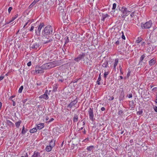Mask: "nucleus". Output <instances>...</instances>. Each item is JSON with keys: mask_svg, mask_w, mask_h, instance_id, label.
Here are the masks:
<instances>
[{"mask_svg": "<svg viewBox=\"0 0 157 157\" xmlns=\"http://www.w3.org/2000/svg\"><path fill=\"white\" fill-rule=\"evenodd\" d=\"M52 28L51 25H48L46 26L42 31V34L43 37L44 38H46V36H49V35L52 34Z\"/></svg>", "mask_w": 157, "mask_h": 157, "instance_id": "7ed1b4c3", "label": "nucleus"}, {"mask_svg": "<svg viewBox=\"0 0 157 157\" xmlns=\"http://www.w3.org/2000/svg\"><path fill=\"white\" fill-rule=\"evenodd\" d=\"M77 98H76V99L71 101L67 106V108L68 110H71L72 107L75 105L78 102L77 100Z\"/></svg>", "mask_w": 157, "mask_h": 157, "instance_id": "423d86ee", "label": "nucleus"}, {"mask_svg": "<svg viewBox=\"0 0 157 157\" xmlns=\"http://www.w3.org/2000/svg\"><path fill=\"white\" fill-rule=\"evenodd\" d=\"M21 120H19L17 122H16L15 123L16 127L17 128H18L19 127L20 125L21 124Z\"/></svg>", "mask_w": 157, "mask_h": 157, "instance_id": "a878e982", "label": "nucleus"}, {"mask_svg": "<svg viewBox=\"0 0 157 157\" xmlns=\"http://www.w3.org/2000/svg\"><path fill=\"white\" fill-rule=\"evenodd\" d=\"M123 113V111L121 110L118 111V114L119 115L121 116Z\"/></svg>", "mask_w": 157, "mask_h": 157, "instance_id": "4c0bfd02", "label": "nucleus"}, {"mask_svg": "<svg viewBox=\"0 0 157 157\" xmlns=\"http://www.w3.org/2000/svg\"><path fill=\"white\" fill-rule=\"evenodd\" d=\"M31 157H41L40 153L36 151H35Z\"/></svg>", "mask_w": 157, "mask_h": 157, "instance_id": "2eb2a0df", "label": "nucleus"}, {"mask_svg": "<svg viewBox=\"0 0 157 157\" xmlns=\"http://www.w3.org/2000/svg\"><path fill=\"white\" fill-rule=\"evenodd\" d=\"M12 9V7H10L8 9V12L9 13H10Z\"/></svg>", "mask_w": 157, "mask_h": 157, "instance_id": "de8ad7c7", "label": "nucleus"}, {"mask_svg": "<svg viewBox=\"0 0 157 157\" xmlns=\"http://www.w3.org/2000/svg\"><path fill=\"white\" fill-rule=\"evenodd\" d=\"M5 122L9 127H13L14 126V124L9 120L6 119Z\"/></svg>", "mask_w": 157, "mask_h": 157, "instance_id": "ddd939ff", "label": "nucleus"}, {"mask_svg": "<svg viewBox=\"0 0 157 157\" xmlns=\"http://www.w3.org/2000/svg\"><path fill=\"white\" fill-rule=\"evenodd\" d=\"M37 131V129L36 128H34L30 130L29 132L30 133H33L35 132H36Z\"/></svg>", "mask_w": 157, "mask_h": 157, "instance_id": "bb28decb", "label": "nucleus"}, {"mask_svg": "<svg viewBox=\"0 0 157 157\" xmlns=\"http://www.w3.org/2000/svg\"><path fill=\"white\" fill-rule=\"evenodd\" d=\"M40 43H35L30 46V48L34 50H36L40 46Z\"/></svg>", "mask_w": 157, "mask_h": 157, "instance_id": "9b49d317", "label": "nucleus"}, {"mask_svg": "<svg viewBox=\"0 0 157 157\" xmlns=\"http://www.w3.org/2000/svg\"><path fill=\"white\" fill-rule=\"evenodd\" d=\"M121 38H120L119 39H118V40L116 42L115 44L117 45H119L120 44V41L119 40H120Z\"/></svg>", "mask_w": 157, "mask_h": 157, "instance_id": "37998d69", "label": "nucleus"}, {"mask_svg": "<svg viewBox=\"0 0 157 157\" xmlns=\"http://www.w3.org/2000/svg\"><path fill=\"white\" fill-rule=\"evenodd\" d=\"M28 131L27 129H25V126H24L22 128V131H21V134L23 135H24Z\"/></svg>", "mask_w": 157, "mask_h": 157, "instance_id": "393cba45", "label": "nucleus"}, {"mask_svg": "<svg viewBox=\"0 0 157 157\" xmlns=\"http://www.w3.org/2000/svg\"><path fill=\"white\" fill-rule=\"evenodd\" d=\"M114 98L113 97H111L109 99V100L111 101L113 100Z\"/></svg>", "mask_w": 157, "mask_h": 157, "instance_id": "0e129e2a", "label": "nucleus"}, {"mask_svg": "<svg viewBox=\"0 0 157 157\" xmlns=\"http://www.w3.org/2000/svg\"><path fill=\"white\" fill-rule=\"evenodd\" d=\"M11 101L13 102V106H15L16 105L15 102L14 101H13V100H12Z\"/></svg>", "mask_w": 157, "mask_h": 157, "instance_id": "052dcab7", "label": "nucleus"}, {"mask_svg": "<svg viewBox=\"0 0 157 157\" xmlns=\"http://www.w3.org/2000/svg\"><path fill=\"white\" fill-rule=\"evenodd\" d=\"M117 5L115 3H114L113 4V7L112 8V9L113 10H115L116 7Z\"/></svg>", "mask_w": 157, "mask_h": 157, "instance_id": "a19ab883", "label": "nucleus"}, {"mask_svg": "<svg viewBox=\"0 0 157 157\" xmlns=\"http://www.w3.org/2000/svg\"><path fill=\"white\" fill-rule=\"evenodd\" d=\"M36 85L37 86H40L41 85V83L40 82H37L36 83Z\"/></svg>", "mask_w": 157, "mask_h": 157, "instance_id": "4d7b16f0", "label": "nucleus"}, {"mask_svg": "<svg viewBox=\"0 0 157 157\" xmlns=\"http://www.w3.org/2000/svg\"><path fill=\"white\" fill-rule=\"evenodd\" d=\"M15 97V95H13L11 96L9 98V100H10L11 101H12V100H13V98H14Z\"/></svg>", "mask_w": 157, "mask_h": 157, "instance_id": "a18cd8bd", "label": "nucleus"}, {"mask_svg": "<svg viewBox=\"0 0 157 157\" xmlns=\"http://www.w3.org/2000/svg\"><path fill=\"white\" fill-rule=\"evenodd\" d=\"M102 18H101V21L104 22L105 20V18L107 17H109V15L108 14H101Z\"/></svg>", "mask_w": 157, "mask_h": 157, "instance_id": "dca6fc26", "label": "nucleus"}, {"mask_svg": "<svg viewBox=\"0 0 157 157\" xmlns=\"http://www.w3.org/2000/svg\"><path fill=\"white\" fill-rule=\"evenodd\" d=\"M27 98L24 99V100H23L22 101L23 103L24 104L25 103V102L27 101Z\"/></svg>", "mask_w": 157, "mask_h": 157, "instance_id": "69168bd1", "label": "nucleus"}, {"mask_svg": "<svg viewBox=\"0 0 157 157\" xmlns=\"http://www.w3.org/2000/svg\"><path fill=\"white\" fill-rule=\"evenodd\" d=\"M23 89V86H21L20 87L19 90H18V93H21L22 92V90Z\"/></svg>", "mask_w": 157, "mask_h": 157, "instance_id": "f704fd0d", "label": "nucleus"}, {"mask_svg": "<svg viewBox=\"0 0 157 157\" xmlns=\"http://www.w3.org/2000/svg\"><path fill=\"white\" fill-rule=\"evenodd\" d=\"M4 78V76H0V81L2 80Z\"/></svg>", "mask_w": 157, "mask_h": 157, "instance_id": "e2e57ef3", "label": "nucleus"}, {"mask_svg": "<svg viewBox=\"0 0 157 157\" xmlns=\"http://www.w3.org/2000/svg\"><path fill=\"white\" fill-rule=\"evenodd\" d=\"M109 71L105 72L104 74V77L106 78L107 75L109 74Z\"/></svg>", "mask_w": 157, "mask_h": 157, "instance_id": "58836bf2", "label": "nucleus"}, {"mask_svg": "<svg viewBox=\"0 0 157 157\" xmlns=\"http://www.w3.org/2000/svg\"><path fill=\"white\" fill-rule=\"evenodd\" d=\"M44 70L42 67V66H36L35 67V71L38 74H41L43 73L44 72Z\"/></svg>", "mask_w": 157, "mask_h": 157, "instance_id": "6e6552de", "label": "nucleus"}, {"mask_svg": "<svg viewBox=\"0 0 157 157\" xmlns=\"http://www.w3.org/2000/svg\"><path fill=\"white\" fill-rule=\"evenodd\" d=\"M135 11L132 12L130 14V16L131 17L133 18L135 17Z\"/></svg>", "mask_w": 157, "mask_h": 157, "instance_id": "c9c22d12", "label": "nucleus"}, {"mask_svg": "<svg viewBox=\"0 0 157 157\" xmlns=\"http://www.w3.org/2000/svg\"><path fill=\"white\" fill-rule=\"evenodd\" d=\"M89 141V138L87 137L82 142L86 143L88 142Z\"/></svg>", "mask_w": 157, "mask_h": 157, "instance_id": "e433bc0d", "label": "nucleus"}, {"mask_svg": "<svg viewBox=\"0 0 157 157\" xmlns=\"http://www.w3.org/2000/svg\"><path fill=\"white\" fill-rule=\"evenodd\" d=\"M32 22H33L32 21H31L30 20H28L27 22H28V23L29 24L28 26H29L30 25V24Z\"/></svg>", "mask_w": 157, "mask_h": 157, "instance_id": "3c124183", "label": "nucleus"}, {"mask_svg": "<svg viewBox=\"0 0 157 157\" xmlns=\"http://www.w3.org/2000/svg\"><path fill=\"white\" fill-rule=\"evenodd\" d=\"M145 57V54H143L141 56L139 60V64H140V63H143V64H145L143 62V60Z\"/></svg>", "mask_w": 157, "mask_h": 157, "instance_id": "a211bd4d", "label": "nucleus"}, {"mask_svg": "<svg viewBox=\"0 0 157 157\" xmlns=\"http://www.w3.org/2000/svg\"><path fill=\"white\" fill-rule=\"evenodd\" d=\"M130 73H131V72L130 71H128V72L127 75V77L128 78L129 77V76H130Z\"/></svg>", "mask_w": 157, "mask_h": 157, "instance_id": "8fccbe9b", "label": "nucleus"}, {"mask_svg": "<svg viewBox=\"0 0 157 157\" xmlns=\"http://www.w3.org/2000/svg\"><path fill=\"white\" fill-rule=\"evenodd\" d=\"M58 86L57 84H55L53 86V91L54 92H56L57 91Z\"/></svg>", "mask_w": 157, "mask_h": 157, "instance_id": "5701e85b", "label": "nucleus"}, {"mask_svg": "<svg viewBox=\"0 0 157 157\" xmlns=\"http://www.w3.org/2000/svg\"><path fill=\"white\" fill-rule=\"evenodd\" d=\"M152 22L150 20L146 22L145 23H141V27L143 29H148L150 28L151 26Z\"/></svg>", "mask_w": 157, "mask_h": 157, "instance_id": "20e7f679", "label": "nucleus"}, {"mask_svg": "<svg viewBox=\"0 0 157 157\" xmlns=\"http://www.w3.org/2000/svg\"><path fill=\"white\" fill-rule=\"evenodd\" d=\"M154 101L156 104H157V93L156 94L155 99V100Z\"/></svg>", "mask_w": 157, "mask_h": 157, "instance_id": "603ef678", "label": "nucleus"}, {"mask_svg": "<svg viewBox=\"0 0 157 157\" xmlns=\"http://www.w3.org/2000/svg\"><path fill=\"white\" fill-rule=\"evenodd\" d=\"M28 155L27 154V153H26L25 155V156H21V157H28Z\"/></svg>", "mask_w": 157, "mask_h": 157, "instance_id": "774afa93", "label": "nucleus"}, {"mask_svg": "<svg viewBox=\"0 0 157 157\" xmlns=\"http://www.w3.org/2000/svg\"><path fill=\"white\" fill-rule=\"evenodd\" d=\"M118 63V59L117 58L115 59L113 63V66H117Z\"/></svg>", "mask_w": 157, "mask_h": 157, "instance_id": "473e14b6", "label": "nucleus"}, {"mask_svg": "<svg viewBox=\"0 0 157 157\" xmlns=\"http://www.w3.org/2000/svg\"><path fill=\"white\" fill-rule=\"evenodd\" d=\"M101 75V74H100L99 75V76L98 77V80L97 81H101V75Z\"/></svg>", "mask_w": 157, "mask_h": 157, "instance_id": "5fc2aeb1", "label": "nucleus"}, {"mask_svg": "<svg viewBox=\"0 0 157 157\" xmlns=\"http://www.w3.org/2000/svg\"><path fill=\"white\" fill-rule=\"evenodd\" d=\"M94 148V146H90L88 147L87 148V150L88 151H91Z\"/></svg>", "mask_w": 157, "mask_h": 157, "instance_id": "c85d7f7f", "label": "nucleus"}, {"mask_svg": "<svg viewBox=\"0 0 157 157\" xmlns=\"http://www.w3.org/2000/svg\"><path fill=\"white\" fill-rule=\"evenodd\" d=\"M108 61L107 60L105 61L102 65V66L106 68L108 67Z\"/></svg>", "mask_w": 157, "mask_h": 157, "instance_id": "aec40b11", "label": "nucleus"}, {"mask_svg": "<svg viewBox=\"0 0 157 157\" xmlns=\"http://www.w3.org/2000/svg\"><path fill=\"white\" fill-rule=\"evenodd\" d=\"M124 93L123 89H122L121 90L120 96L119 97V100L121 101L124 99Z\"/></svg>", "mask_w": 157, "mask_h": 157, "instance_id": "9d476101", "label": "nucleus"}, {"mask_svg": "<svg viewBox=\"0 0 157 157\" xmlns=\"http://www.w3.org/2000/svg\"><path fill=\"white\" fill-rule=\"evenodd\" d=\"M39 98L40 99H44L46 100H48L49 99V97L48 94H45L42 95L39 97Z\"/></svg>", "mask_w": 157, "mask_h": 157, "instance_id": "4468645a", "label": "nucleus"}, {"mask_svg": "<svg viewBox=\"0 0 157 157\" xmlns=\"http://www.w3.org/2000/svg\"><path fill=\"white\" fill-rule=\"evenodd\" d=\"M74 60L77 62H78L80 60H81L79 54L77 57L74 59Z\"/></svg>", "mask_w": 157, "mask_h": 157, "instance_id": "7c9ffc66", "label": "nucleus"}, {"mask_svg": "<svg viewBox=\"0 0 157 157\" xmlns=\"http://www.w3.org/2000/svg\"><path fill=\"white\" fill-rule=\"evenodd\" d=\"M37 127L39 129H41L44 127V123L39 124L37 125Z\"/></svg>", "mask_w": 157, "mask_h": 157, "instance_id": "4be33fe9", "label": "nucleus"}, {"mask_svg": "<svg viewBox=\"0 0 157 157\" xmlns=\"http://www.w3.org/2000/svg\"><path fill=\"white\" fill-rule=\"evenodd\" d=\"M127 96L129 98H131L132 97V94H129Z\"/></svg>", "mask_w": 157, "mask_h": 157, "instance_id": "6e6d98bb", "label": "nucleus"}, {"mask_svg": "<svg viewBox=\"0 0 157 157\" xmlns=\"http://www.w3.org/2000/svg\"><path fill=\"white\" fill-rule=\"evenodd\" d=\"M74 60L77 62H78L80 60H81L79 54L77 57L74 59Z\"/></svg>", "mask_w": 157, "mask_h": 157, "instance_id": "c756f323", "label": "nucleus"}, {"mask_svg": "<svg viewBox=\"0 0 157 157\" xmlns=\"http://www.w3.org/2000/svg\"><path fill=\"white\" fill-rule=\"evenodd\" d=\"M129 106L132 108H134L135 107V105H134V101L132 100L129 102Z\"/></svg>", "mask_w": 157, "mask_h": 157, "instance_id": "cd10ccee", "label": "nucleus"}, {"mask_svg": "<svg viewBox=\"0 0 157 157\" xmlns=\"http://www.w3.org/2000/svg\"><path fill=\"white\" fill-rule=\"evenodd\" d=\"M156 63V59L153 58L149 61V64L150 66L154 65Z\"/></svg>", "mask_w": 157, "mask_h": 157, "instance_id": "f8f14e48", "label": "nucleus"}, {"mask_svg": "<svg viewBox=\"0 0 157 157\" xmlns=\"http://www.w3.org/2000/svg\"><path fill=\"white\" fill-rule=\"evenodd\" d=\"M34 28V27L33 26H32L31 28V29L29 30V31L31 32H32L33 31V29Z\"/></svg>", "mask_w": 157, "mask_h": 157, "instance_id": "13d9d810", "label": "nucleus"}, {"mask_svg": "<svg viewBox=\"0 0 157 157\" xmlns=\"http://www.w3.org/2000/svg\"><path fill=\"white\" fill-rule=\"evenodd\" d=\"M62 78V79H59V81L61 82H63L65 79L64 78Z\"/></svg>", "mask_w": 157, "mask_h": 157, "instance_id": "864d4df0", "label": "nucleus"}, {"mask_svg": "<svg viewBox=\"0 0 157 157\" xmlns=\"http://www.w3.org/2000/svg\"><path fill=\"white\" fill-rule=\"evenodd\" d=\"M142 40V38L140 37H138L137 39L136 40V42L137 43H140Z\"/></svg>", "mask_w": 157, "mask_h": 157, "instance_id": "2f4dec72", "label": "nucleus"}, {"mask_svg": "<svg viewBox=\"0 0 157 157\" xmlns=\"http://www.w3.org/2000/svg\"><path fill=\"white\" fill-rule=\"evenodd\" d=\"M36 3L34 0L33 2L31 4L29 7L31 6H34Z\"/></svg>", "mask_w": 157, "mask_h": 157, "instance_id": "49530a36", "label": "nucleus"}, {"mask_svg": "<svg viewBox=\"0 0 157 157\" xmlns=\"http://www.w3.org/2000/svg\"><path fill=\"white\" fill-rule=\"evenodd\" d=\"M27 65L28 66H30L31 65V61L27 63Z\"/></svg>", "mask_w": 157, "mask_h": 157, "instance_id": "680f3d73", "label": "nucleus"}, {"mask_svg": "<svg viewBox=\"0 0 157 157\" xmlns=\"http://www.w3.org/2000/svg\"><path fill=\"white\" fill-rule=\"evenodd\" d=\"M69 37H68L67 36L65 38V44L64 45V46H65L66 44L67 43L69 42Z\"/></svg>", "mask_w": 157, "mask_h": 157, "instance_id": "72a5a7b5", "label": "nucleus"}, {"mask_svg": "<svg viewBox=\"0 0 157 157\" xmlns=\"http://www.w3.org/2000/svg\"><path fill=\"white\" fill-rule=\"evenodd\" d=\"M81 58V60L84 61L85 60V57L86 56V53H82L79 54Z\"/></svg>", "mask_w": 157, "mask_h": 157, "instance_id": "f3484780", "label": "nucleus"}, {"mask_svg": "<svg viewBox=\"0 0 157 157\" xmlns=\"http://www.w3.org/2000/svg\"><path fill=\"white\" fill-rule=\"evenodd\" d=\"M50 92H51V90H49V91L48 92V90H45L44 94H49Z\"/></svg>", "mask_w": 157, "mask_h": 157, "instance_id": "c03bdc74", "label": "nucleus"}, {"mask_svg": "<svg viewBox=\"0 0 157 157\" xmlns=\"http://www.w3.org/2000/svg\"><path fill=\"white\" fill-rule=\"evenodd\" d=\"M78 120V116L76 114H75L73 117V122L74 123L77 122Z\"/></svg>", "mask_w": 157, "mask_h": 157, "instance_id": "6ab92c4d", "label": "nucleus"}, {"mask_svg": "<svg viewBox=\"0 0 157 157\" xmlns=\"http://www.w3.org/2000/svg\"><path fill=\"white\" fill-rule=\"evenodd\" d=\"M142 113H143V111L142 110H141L137 112V115H140Z\"/></svg>", "mask_w": 157, "mask_h": 157, "instance_id": "79ce46f5", "label": "nucleus"}, {"mask_svg": "<svg viewBox=\"0 0 157 157\" xmlns=\"http://www.w3.org/2000/svg\"><path fill=\"white\" fill-rule=\"evenodd\" d=\"M61 64V63L60 61L56 60L44 64L42 65V66L43 69L44 70L49 69L56 66L60 65Z\"/></svg>", "mask_w": 157, "mask_h": 157, "instance_id": "f257e3e1", "label": "nucleus"}, {"mask_svg": "<svg viewBox=\"0 0 157 157\" xmlns=\"http://www.w3.org/2000/svg\"><path fill=\"white\" fill-rule=\"evenodd\" d=\"M101 151H102L101 154L102 155H106V154L105 153V150L104 149H101Z\"/></svg>", "mask_w": 157, "mask_h": 157, "instance_id": "ea45409f", "label": "nucleus"}, {"mask_svg": "<svg viewBox=\"0 0 157 157\" xmlns=\"http://www.w3.org/2000/svg\"><path fill=\"white\" fill-rule=\"evenodd\" d=\"M93 109L92 107H90L88 110V113L89 117L90 120L92 121H93L94 120V115L93 113Z\"/></svg>", "mask_w": 157, "mask_h": 157, "instance_id": "39448f33", "label": "nucleus"}, {"mask_svg": "<svg viewBox=\"0 0 157 157\" xmlns=\"http://www.w3.org/2000/svg\"><path fill=\"white\" fill-rule=\"evenodd\" d=\"M54 120V119L53 118H52L50 120H49V121H48V123H49L53 121Z\"/></svg>", "mask_w": 157, "mask_h": 157, "instance_id": "bf43d9fd", "label": "nucleus"}, {"mask_svg": "<svg viewBox=\"0 0 157 157\" xmlns=\"http://www.w3.org/2000/svg\"><path fill=\"white\" fill-rule=\"evenodd\" d=\"M153 109L154 110V111L156 112H157V107L156 106H153Z\"/></svg>", "mask_w": 157, "mask_h": 157, "instance_id": "09e8293b", "label": "nucleus"}, {"mask_svg": "<svg viewBox=\"0 0 157 157\" xmlns=\"http://www.w3.org/2000/svg\"><path fill=\"white\" fill-rule=\"evenodd\" d=\"M119 10L122 13L121 17L122 18H125L131 12V10L128 6H125L120 7Z\"/></svg>", "mask_w": 157, "mask_h": 157, "instance_id": "f03ea898", "label": "nucleus"}, {"mask_svg": "<svg viewBox=\"0 0 157 157\" xmlns=\"http://www.w3.org/2000/svg\"><path fill=\"white\" fill-rule=\"evenodd\" d=\"M130 143L131 144V145H132V143H133V140L132 139H131L129 141Z\"/></svg>", "mask_w": 157, "mask_h": 157, "instance_id": "338daca9", "label": "nucleus"}, {"mask_svg": "<svg viewBox=\"0 0 157 157\" xmlns=\"http://www.w3.org/2000/svg\"><path fill=\"white\" fill-rule=\"evenodd\" d=\"M52 148H53L50 145H47L46 146L45 150L49 152L52 150Z\"/></svg>", "mask_w": 157, "mask_h": 157, "instance_id": "b1692460", "label": "nucleus"}, {"mask_svg": "<svg viewBox=\"0 0 157 157\" xmlns=\"http://www.w3.org/2000/svg\"><path fill=\"white\" fill-rule=\"evenodd\" d=\"M43 41H44V44H46L52 42L53 41L52 38L50 37L49 36H46V38H43Z\"/></svg>", "mask_w": 157, "mask_h": 157, "instance_id": "1a4fd4ad", "label": "nucleus"}, {"mask_svg": "<svg viewBox=\"0 0 157 157\" xmlns=\"http://www.w3.org/2000/svg\"><path fill=\"white\" fill-rule=\"evenodd\" d=\"M44 26V23L43 22L40 23L38 26V29L37 30H35V33L37 35H39L40 34L41 30L43 28Z\"/></svg>", "mask_w": 157, "mask_h": 157, "instance_id": "0eeeda50", "label": "nucleus"}, {"mask_svg": "<svg viewBox=\"0 0 157 157\" xmlns=\"http://www.w3.org/2000/svg\"><path fill=\"white\" fill-rule=\"evenodd\" d=\"M55 140H52L49 143V145L52 147V148L55 146Z\"/></svg>", "mask_w": 157, "mask_h": 157, "instance_id": "412c9836", "label": "nucleus"}]
</instances>
